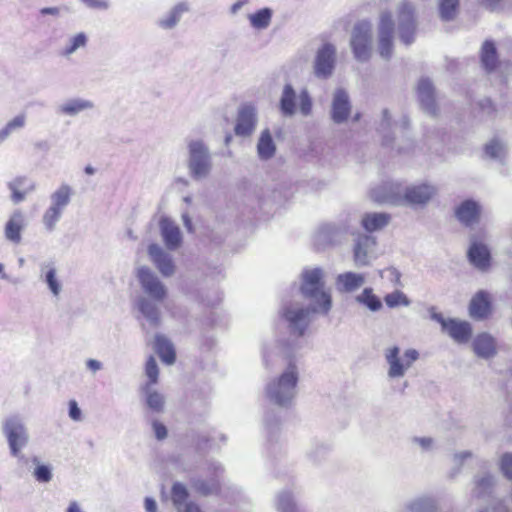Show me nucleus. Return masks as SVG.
<instances>
[{
    "instance_id": "obj_1",
    "label": "nucleus",
    "mask_w": 512,
    "mask_h": 512,
    "mask_svg": "<svg viewBox=\"0 0 512 512\" xmlns=\"http://www.w3.org/2000/svg\"><path fill=\"white\" fill-rule=\"evenodd\" d=\"M395 30L403 44L408 46L414 43L418 21L415 7L410 2L402 1L397 5L396 19L388 10L382 11L379 15L377 50L385 60H389L393 55Z\"/></svg>"
},
{
    "instance_id": "obj_2",
    "label": "nucleus",
    "mask_w": 512,
    "mask_h": 512,
    "mask_svg": "<svg viewBox=\"0 0 512 512\" xmlns=\"http://www.w3.org/2000/svg\"><path fill=\"white\" fill-rule=\"evenodd\" d=\"M137 278L145 296L137 299L138 311L148 324L156 328L161 324V310L159 304L168 296L166 285L148 267H140L137 270Z\"/></svg>"
},
{
    "instance_id": "obj_3",
    "label": "nucleus",
    "mask_w": 512,
    "mask_h": 512,
    "mask_svg": "<svg viewBox=\"0 0 512 512\" xmlns=\"http://www.w3.org/2000/svg\"><path fill=\"white\" fill-rule=\"evenodd\" d=\"M298 382V366L290 361L278 376L267 382L265 387L267 399L278 407L289 408L298 394Z\"/></svg>"
},
{
    "instance_id": "obj_4",
    "label": "nucleus",
    "mask_w": 512,
    "mask_h": 512,
    "mask_svg": "<svg viewBox=\"0 0 512 512\" xmlns=\"http://www.w3.org/2000/svg\"><path fill=\"white\" fill-rule=\"evenodd\" d=\"M187 168L192 179H206L212 172L213 160L209 147L203 140L195 139L188 142Z\"/></svg>"
},
{
    "instance_id": "obj_5",
    "label": "nucleus",
    "mask_w": 512,
    "mask_h": 512,
    "mask_svg": "<svg viewBox=\"0 0 512 512\" xmlns=\"http://www.w3.org/2000/svg\"><path fill=\"white\" fill-rule=\"evenodd\" d=\"M312 106V98L306 88L297 94L290 83L284 85L279 99V110L284 117H293L298 108L303 116H308L312 112Z\"/></svg>"
},
{
    "instance_id": "obj_6",
    "label": "nucleus",
    "mask_w": 512,
    "mask_h": 512,
    "mask_svg": "<svg viewBox=\"0 0 512 512\" xmlns=\"http://www.w3.org/2000/svg\"><path fill=\"white\" fill-rule=\"evenodd\" d=\"M314 314L308 306L301 302L291 301L285 303L281 309V316L288 325L291 334L302 337L311 322V315Z\"/></svg>"
},
{
    "instance_id": "obj_7",
    "label": "nucleus",
    "mask_w": 512,
    "mask_h": 512,
    "mask_svg": "<svg viewBox=\"0 0 512 512\" xmlns=\"http://www.w3.org/2000/svg\"><path fill=\"white\" fill-rule=\"evenodd\" d=\"M372 24L370 21L357 22L351 32L350 46L359 62H366L372 55Z\"/></svg>"
},
{
    "instance_id": "obj_8",
    "label": "nucleus",
    "mask_w": 512,
    "mask_h": 512,
    "mask_svg": "<svg viewBox=\"0 0 512 512\" xmlns=\"http://www.w3.org/2000/svg\"><path fill=\"white\" fill-rule=\"evenodd\" d=\"M377 241L374 236L366 233H353V261L358 268L370 266L377 258Z\"/></svg>"
},
{
    "instance_id": "obj_9",
    "label": "nucleus",
    "mask_w": 512,
    "mask_h": 512,
    "mask_svg": "<svg viewBox=\"0 0 512 512\" xmlns=\"http://www.w3.org/2000/svg\"><path fill=\"white\" fill-rule=\"evenodd\" d=\"M337 60L336 46L331 42H324L318 47L313 62L314 75L319 79H328L332 76Z\"/></svg>"
},
{
    "instance_id": "obj_10",
    "label": "nucleus",
    "mask_w": 512,
    "mask_h": 512,
    "mask_svg": "<svg viewBox=\"0 0 512 512\" xmlns=\"http://www.w3.org/2000/svg\"><path fill=\"white\" fill-rule=\"evenodd\" d=\"M3 433L7 438L11 454L18 457L28 443L29 434L23 421L17 416L7 418L3 423Z\"/></svg>"
},
{
    "instance_id": "obj_11",
    "label": "nucleus",
    "mask_w": 512,
    "mask_h": 512,
    "mask_svg": "<svg viewBox=\"0 0 512 512\" xmlns=\"http://www.w3.org/2000/svg\"><path fill=\"white\" fill-rule=\"evenodd\" d=\"M349 230V224L345 221L330 222L320 225L314 235L315 244L324 248L342 242Z\"/></svg>"
},
{
    "instance_id": "obj_12",
    "label": "nucleus",
    "mask_w": 512,
    "mask_h": 512,
    "mask_svg": "<svg viewBox=\"0 0 512 512\" xmlns=\"http://www.w3.org/2000/svg\"><path fill=\"white\" fill-rule=\"evenodd\" d=\"M404 188L399 182H383L370 191V197L379 204L403 205Z\"/></svg>"
},
{
    "instance_id": "obj_13",
    "label": "nucleus",
    "mask_w": 512,
    "mask_h": 512,
    "mask_svg": "<svg viewBox=\"0 0 512 512\" xmlns=\"http://www.w3.org/2000/svg\"><path fill=\"white\" fill-rule=\"evenodd\" d=\"M258 123L257 108L250 103L239 107L234 132L240 137H249L253 134Z\"/></svg>"
},
{
    "instance_id": "obj_14",
    "label": "nucleus",
    "mask_w": 512,
    "mask_h": 512,
    "mask_svg": "<svg viewBox=\"0 0 512 512\" xmlns=\"http://www.w3.org/2000/svg\"><path fill=\"white\" fill-rule=\"evenodd\" d=\"M301 295L309 301L308 307L314 314L326 316L330 313L333 300L331 291L326 286L302 292Z\"/></svg>"
},
{
    "instance_id": "obj_15",
    "label": "nucleus",
    "mask_w": 512,
    "mask_h": 512,
    "mask_svg": "<svg viewBox=\"0 0 512 512\" xmlns=\"http://www.w3.org/2000/svg\"><path fill=\"white\" fill-rule=\"evenodd\" d=\"M437 193V188L428 183L411 185L404 188L403 205H426Z\"/></svg>"
},
{
    "instance_id": "obj_16",
    "label": "nucleus",
    "mask_w": 512,
    "mask_h": 512,
    "mask_svg": "<svg viewBox=\"0 0 512 512\" xmlns=\"http://www.w3.org/2000/svg\"><path fill=\"white\" fill-rule=\"evenodd\" d=\"M148 254L152 263L164 277H171L174 275L175 264L173 257L160 245L150 244L148 247Z\"/></svg>"
},
{
    "instance_id": "obj_17",
    "label": "nucleus",
    "mask_w": 512,
    "mask_h": 512,
    "mask_svg": "<svg viewBox=\"0 0 512 512\" xmlns=\"http://www.w3.org/2000/svg\"><path fill=\"white\" fill-rule=\"evenodd\" d=\"M160 234L166 248L170 251L177 250L183 242L179 226L170 218L162 217L159 222Z\"/></svg>"
},
{
    "instance_id": "obj_18",
    "label": "nucleus",
    "mask_w": 512,
    "mask_h": 512,
    "mask_svg": "<svg viewBox=\"0 0 512 512\" xmlns=\"http://www.w3.org/2000/svg\"><path fill=\"white\" fill-rule=\"evenodd\" d=\"M95 108L92 100L83 97H72L64 100L56 107V113L63 117H77L79 114Z\"/></svg>"
},
{
    "instance_id": "obj_19",
    "label": "nucleus",
    "mask_w": 512,
    "mask_h": 512,
    "mask_svg": "<svg viewBox=\"0 0 512 512\" xmlns=\"http://www.w3.org/2000/svg\"><path fill=\"white\" fill-rule=\"evenodd\" d=\"M26 226L25 215L20 209L14 210L4 225L5 239L18 245L22 241V232Z\"/></svg>"
},
{
    "instance_id": "obj_20",
    "label": "nucleus",
    "mask_w": 512,
    "mask_h": 512,
    "mask_svg": "<svg viewBox=\"0 0 512 512\" xmlns=\"http://www.w3.org/2000/svg\"><path fill=\"white\" fill-rule=\"evenodd\" d=\"M210 470L213 471L214 477L210 479L195 478L192 480V488L202 496L213 495L219 492L220 482L219 476L223 472V467L219 463H212Z\"/></svg>"
},
{
    "instance_id": "obj_21",
    "label": "nucleus",
    "mask_w": 512,
    "mask_h": 512,
    "mask_svg": "<svg viewBox=\"0 0 512 512\" xmlns=\"http://www.w3.org/2000/svg\"><path fill=\"white\" fill-rule=\"evenodd\" d=\"M366 282L365 275L347 271L337 275L335 279L336 290L341 294H349L359 290Z\"/></svg>"
},
{
    "instance_id": "obj_22",
    "label": "nucleus",
    "mask_w": 512,
    "mask_h": 512,
    "mask_svg": "<svg viewBox=\"0 0 512 512\" xmlns=\"http://www.w3.org/2000/svg\"><path fill=\"white\" fill-rule=\"evenodd\" d=\"M350 111L351 105L347 92L343 89H337L334 92L332 101V120L337 124H341L347 120Z\"/></svg>"
},
{
    "instance_id": "obj_23",
    "label": "nucleus",
    "mask_w": 512,
    "mask_h": 512,
    "mask_svg": "<svg viewBox=\"0 0 512 512\" xmlns=\"http://www.w3.org/2000/svg\"><path fill=\"white\" fill-rule=\"evenodd\" d=\"M39 279L47 285L51 294L58 298L62 292V283L58 278L57 268L52 261H45L40 264Z\"/></svg>"
},
{
    "instance_id": "obj_24",
    "label": "nucleus",
    "mask_w": 512,
    "mask_h": 512,
    "mask_svg": "<svg viewBox=\"0 0 512 512\" xmlns=\"http://www.w3.org/2000/svg\"><path fill=\"white\" fill-rule=\"evenodd\" d=\"M326 286L325 271L320 267H306L300 275V293Z\"/></svg>"
},
{
    "instance_id": "obj_25",
    "label": "nucleus",
    "mask_w": 512,
    "mask_h": 512,
    "mask_svg": "<svg viewBox=\"0 0 512 512\" xmlns=\"http://www.w3.org/2000/svg\"><path fill=\"white\" fill-rule=\"evenodd\" d=\"M11 191V200L14 204H19L26 199V196L36 189V184L25 176H18L7 183Z\"/></svg>"
},
{
    "instance_id": "obj_26",
    "label": "nucleus",
    "mask_w": 512,
    "mask_h": 512,
    "mask_svg": "<svg viewBox=\"0 0 512 512\" xmlns=\"http://www.w3.org/2000/svg\"><path fill=\"white\" fill-rule=\"evenodd\" d=\"M400 349L398 346H392L385 350V360L389 366L387 375L391 379L401 378L409 369V364H406L399 356Z\"/></svg>"
},
{
    "instance_id": "obj_27",
    "label": "nucleus",
    "mask_w": 512,
    "mask_h": 512,
    "mask_svg": "<svg viewBox=\"0 0 512 512\" xmlns=\"http://www.w3.org/2000/svg\"><path fill=\"white\" fill-rule=\"evenodd\" d=\"M491 313L490 295L484 290L478 291L469 304V315L475 320H483Z\"/></svg>"
},
{
    "instance_id": "obj_28",
    "label": "nucleus",
    "mask_w": 512,
    "mask_h": 512,
    "mask_svg": "<svg viewBox=\"0 0 512 512\" xmlns=\"http://www.w3.org/2000/svg\"><path fill=\"white\" fill-rule=\"evenodd\" d=\"M186 487L177 482L172 486V502L178 512H203L198 504L188 500Z\"/></svg>"
},
{
    "instance_id": "obj_29",
    "label": "nucleus",
    "mask_w": 512,
    "mask_h": 512,
    "mask_svg": "<svg viewBox=\"0 0 512 512\" xmlns=\"http://www.w3.org/2000/svg\"><path fill=\"white\" fill-rule=\"evenodd\" d=\"M418 97L423 110L431 115L437 114V105L435 101L434 87L431 81L423 78L418 83Z\"/></svg>"
},
{
    "instance_id": "obj_30",
    "label": "nucleus",
    "mask_w": 512,
    "mask_h": 512,
    "mask_svg": "<svg viewBox=\"0 0 512 512\" xmlns=\"http://www.w3.org/2000/svg\"><path fill=\"white\" fill-rule=\"evenodd\" d=\"M190 10L189 4L179 2L175 4L167 13L161 16L156 24L163 30L174 29L181 21L182 16Z\"/></svg>"
},
{
    "instance_id": "obj_31",
    "label": "nucleus",
    "mask_w": 512,
    "mask_h": 512,
    "mask_svg": "<svg viewBox=\"0 0 512 512\" xmlns=\"http://www.w3.org/2000/svg\"><path fill=\"white\" fill-rule=\"evenodd\" d=\"M480 206L474 200L463 201L455 211L457 219L465 226H472L479 222Z\"/></svg>"
},
{
    "instance_id": "obj_32",
    "label": "nucleus",
    "mask_w": 512,
    "mask_h": 512,
    "mask_svg": "<svg viewBox=\"0 0 512 512\" xmlns=\"http://www.w3.org/2000/svg\"><path fill=\"white\" fill-rule=\"evenodd\" d=\"M474 353L483 359H490L497 354L495 339L488 333H481L473 340Z\"/></svg>"
},
{
    "instance_id": "obj_33",
    "label": "nucleus",
    "mask_w": 512,
    "mask_h": 512,
    "mask_svg": "<svg viewBox=\"0 0 512 512\" xmlns=\"http://www.w3.org/2000/svg\"><path fill=\"white\" fill-rule=\"evenodd\" d=\"M391 221V216L385 212H369L363 214L361 226L368 233L384 229Z\"/></svg>"
},
{
    "instance_id": "obj_34",
    "label": "nucleus",
    "mask_w": 512,
    "mask_h": 512,
    "mask_svg": "<svg viewBox=\"0 0 512 512\" xmlns=\"http://www.w3.org/2000/svg\"><path fill=\"white\" fill-rule=\"evenodd\" d=\"M444 330L458 343L468 342L472 334V328L468 322L455 319H449L444 324Z\"/></svg>"
},
{
    "instance_id": "obj_35",
    "label": "nucleus",
    "mask_w": 512,
    "mask_h": 512,
    "mask_svg": "<svg viewBox=\"0 0 512 512\" xmlns=\"http://www.w3.org/2000/svg\"><path fill=\"white\" fill-rule=\"evenodd\" d=\"M470 262L478 269L484 270L490 265V251L480 242L472 241L468 250Z\"/></svg>"
},
{
    "instance_id": "obj_36",
    "label": "nucleus",
    "mask_w": 512,
    "mask_h": 512,
    "mask_svg": "<svg viewBox=\"0 0 512 512\" xmlns=\"http://www.w3.org/2000/svg\"><path fill=\"white\" fill-rule=\"evenodd\" d=\"M73 191L68 184H61L51 195L49 207L64 213L71 202Z\"/></svg>"
},
{
    "instance_id": "obj_37",
    "label": "nucleus",
    "mask_w": 512,
    "mask_h": 512,
    "mask_svg": "<svg viewBox=\"0 0 512 512\" xmlns=\"http://www.w3.org/2000/svg\"><path fill=\"white\" fill-rule=\"evenodd\" d=\"M154 349L163 363L172 365L176 360L173 344L162 334H157L154 341Z\"/></svg>"
},
{
    "instance_id": "obj_38",
    "label": "nucleus",
    "mask_w": 512,
    "mask_h": 512,
    "mask_svg": "<svg viewBox=\"0 0 512 512\" xmlns=\"http://www.w3.org/2000/svg\"><path fill=\"white\" fill-rule=\"evenodd\" d=\"M276 152V146L269 129H264L257 143V153L261 160L271 159Z\"/></svg>"
},
{
    "instance_id": "obj_39",
    "label": "nucleus",
    "mask_w": 512,
    "mask_h": 512,
    "mask_svg": "<svg viewBox=\"0 0 512 512\" xmlns=\"http://www.w3.org/2000/svg\"><path fill=\"white\" fill-rule=\"evenodd\" d=\"M405 512H437V505L434 499L421 496L408 501L404 505Z\"/></svg>"
},
{
    "instance_id": "obj_40",
    "label": "nucleus",
    "mask_w": 512,
    "mask_h": 512,
    "mask_svg": "<svg viewBox=\"0 0 512 512\" xmlns=\"http://www.w3.org/2000/svg\"><path fill=\"white\" fill-rule=\"evenodd\" d=\"M355 301L371 312H378L383 307L381 299L374 294L371 287L364 288L363 291L355 297Z\"/></svg>"
},
{
    "instance_id": "obj_41",
    "label": "nucleus",
    "mask_w": 512,
    "mask_h": 512,
    "mask_svg": "<svg viewBox=\"0 0 512 512\" xmlns=\"http://www.w3.org/2000/svg\"><path fill=\"white\" fill-rule=\"evenodd\" d=\"M273 10L269 7H264L257 10L255 13L248 15V20L252 28L256 30L267 29L272 21Z\"/></svg>"
},
{
    "instance_id": "obj_42",
    "label": "nucleus",
    "mask_w": 512,
    "mask_h": 512,
    "mask_svg": "<svg viewBox=\"0 0 512 512\" xmlns=\"http://www.w3.org/2000/svg\"><path fill=\"white\" fill-rule=\"evenodd\" d=\"M88 43V37L84 32H79L71 36L64 48L61 50L60 55L65 58H70L79 49L85 48Z\"/></svg>"
},
{
    "instance_id": "obj_43",
    "label": "nucleus",
    "mask_w": 512,
    "mask_h": 512,
    "mask_svg": "<svg viewBox=\"0 0 512 512\" xmlns=\"http://www.w3.org/2000/svg\"><path fill=\"white\" fill-rule=\"evenodd\" d=\"M481 63L486 71L494 70L498 63V56L495 44L492 41H485L481 50Z\"/></svg>"
},
{
    "instance_id": "obj_44",
    "label": "nucleus",
    "mask_w": 512,
    "mask_h": 512,
    "mask_svg": "<svg viewBox=\"0 0 512 512\" xmlns=\"http://www.w3.org/2000/svg\"><path fill=\"white\" fill-rule=\"evenodd\" d=\"M496 483L495 477L490 473H483L475 478L474 493L477 497H484L491 493Z\"/></svg>"
},
{
    "instance_id": "obj_45",
    "label": "nucleus",
    "mask_w": 512,
    "mask_h": 512,
    "mask_svg": "<svg viewBox=\"0 0 512 512\" xmlns=\"http://www.w3.org/2000/svg\"><path fill=\"white\" fill-rule=\"evenodd\" d=\"M143 392L146 396V405L154 412H161L165 403L164 396L156 390H153L149 384L143 387Z\"/></svg>"
},
{
    "instance_id": "obj_46",
    "label": "nucleus",
    "mask_w": 512,
    "mask_h": 512,
    "mask_svg": "<svg viewBox=\"0 0 512 512\" xmlns=\"http://www.w3.org/2000/svg\"><path fill=\"white\" fill-rule=\"evenodd\" d=\"M276 508L278 512H298L293 495L288 490L281 491L277 495Z\"/></svg>"
},
{
    "instance_id": "obj_47",
    "label": "nucleus",
    "mask_w": 512,
    "mask_h": 512,
    "mask_svg": "<svg viewBox=\"0 0 512 512\" xmlns=\"http://www.w3.org/2000/svg\"><path fill=\"white\" fill-rule=\"evenodd\" d=\"M459 8V0H439L440 17L445 21L455 18Z\"/></svg>"
},
{
    "instance_id": "obj_48",
    "label": "nucleus",
    "mask_w": 512,
    "mask_h": 512,
    "mask_svg": "<svg viewBox=\"0 0 512 512\" xmlns=\"http://www.w3.org/2000/svg\"><path fill=\"white\" fill-rule=\"evenodd\" d=\"M384 301L389 308H396L399 306L408 307L411 304L410 299L401 290H395L386 294Z\"/></svg>"
},
{
    "instance_id": "obj_49",
    "label": "nucleus",
    "mask_w": 512,
    "mask_h": 512,
    "mask_svg": "<svg viewBox=\"0 0 512 512\" xmlns=\"http://www.w3.org/2000/svg\"><path fill=\"white\" fill-rule=\"evenodd\" d=\"M485 153L491 159L502 162L506 154V149L503 143H501L499 140L494 139L486 145Z\"/></svg>"
},
{
    "instance_id": "obj_50",
    "label": "nucleus",
    "mask_w": 512,
    "mask_h": 512,
    "mask_svg": "<svg viewBox=\"0 0 512 512\" xmlns=\"http://www.w3.org/2000/svg\"><path fill=\"white\" fill-rule=\"evenodd\" d=\"M62 215L63 213L48 207L42 216V223L46 231L52 232L56 228L57 223L62 218Z\"/></svg>"
},
{
    "instance_id": "obj_51",
    "label": "nucleus",
    "mask_w": 512,
    "mask_h": 512,
    "mask_svg": "<svg viewBox=\"0 0 512 512\" xmlns=\"http://www.w3.org/2000/svg\"><path fill=\"white\" fill-rule=\"evenodd\" d=\"M411 443L414 447L418 448L422 453L432 452L437 448L436 440L428 436L412 437Z\"/></svg>"
},
{
    "instance_id": "obj_52",
    "label": "nucleus",
    "mask_w": 512,
    "mask_h": 512,
    "mask_svg": "<svg viewBox=\"0 0 512 512\" xmlns=\"http://www.w3.org/2000/svg\"><path fill=\"white\" fill-rule=\"evenodd\" d=\"M329 448L323 443H313L307 452V456L314 463H319L325 459Z\"/></svg>"
},
{
    "instance_id": "obj_53",
    "label": "nucleus",
    "mask_w": 512,
    "mask_h": 512,
    "mask_svg": "<svg viewBox=\"0 0 512 512\" xmlns=\"http://www.w3.org/2000/svg\"><path fill=\"white\" fill-rule=\"evenodd\" d=\"M145 374L149 379L147 384L154 385L158 382L159 370L156 360L153 356H150L146 362Z\"/></svg>"
},
{
    "instance_id": "obj_54",
    "label": "nucleus",
    "mask_w": 512,
    "mask_h": 512,
    "mask_svg": "<svg viewBox=\"0 0 512 512\" xmlns=\"http://www.w3.org/2000/svg\"><path fill=\"white\" fill-rule=\"evenodd\" d=\"M264 425L271 439L279 432L280 421L279 418L276 417L274 412L268 413L265 416Z\"/></svg>"
},
{
    "instance_id": "obj_55",
    "label": "nucleus",
    "mask_w": 512,
    "mask_h": 512,
    "mask_svg": "<svg viewBox=\"0 0 512 512\" xmlns=\"http://www.w3.org/2000/svg\"><path fill=\"white\" fill-rule=\"evenodd\" d=\"M392 127L391 122V116L387 109H384L382 112V121L380 123V130L383 133V144L384 145H390L393 141L387 134H385V131L390 130Z\"/></svg>"
},
{
    "instance_id": "obj_56",
    "label": "nucleus",
    "mask_w": 512,
    "mask_h": 512,
    "mask_svg": "<svg viewBox=\"0 0 512 512\" xmlns=\"http://www.w3.org/2000/svg\"><path fill=\"white\" fill-rule=\"evenodd\" d=\"M34 477L41 483H47L52 479V469L49 465L38 464L33 472Z\"/></svg>"
},
{
    "instance_id": "obj_57",
    "label": "nucleus",
    "mask_w": 512,
    "mask_h": 512,
    "mask_svg": "<svg viewBox=\"0 0 512 512\" xmlns=\"http://www.w3.org/2000/svg\"><path fill=\"white\" fill-rule=\"evenodd\" d=\"M500 469L507 479L512 480V453H504L501 456Z\"/></svg>"
},
{
    "instance_id": "obj_58",
    "label": "nucleus",
    "mask_w": 512,
    "mask_h": 512,
    "mask_svg": "<svg viewBox=\"0 0 512 512\" xmlns=\"http://www.w3.org/2000/svg\"><path fill=\"white\" fill-rule=\"evenodd\" d=\"M27 117L25 113H20L9 120L6 125L12 130L14 133L22 130L26 126Z\"/></svg>"
},
{
    "instance_id": "obj_59",
    "label": "nucleus",
    "mask_w": 512,
    "mask_h": 512,
    "mask_svg": "<svg viewBox=\"0 0 512 512\" xmlns=\"http://www.w3.org/2000/svg\"><path fill=\"white\" fill-rule=\"evenodd\" d=\"M86 7L96 10H107L110 7L109 0H80Z\"/></svg>"
},
{
    "instance_id": "obj_60",
    "label": "nucleus",
    "mask_w": 512,
    "mask_h": 512,
    "mask_svg": "<svg viewBox=\"0 0 512 512\" xmlns=\"http://www.w3.org/2000/svg\"><path fill=\"white\" fill-rule=\"evenodd\" d=\"M152 429L157 440H164L168 435L166 426L158 420L152 422Z\"/></svg>"
},
{
    "instance_id": "obj_61",
    "label": "nucleus",
    "mask_w": 512,
    "mask_h": 512,
    "mask_svg": "<svg viewBox=\"0 0 512 512\" xmlns=\"http://www.w3.org/2000/svg\"><path fill=\"white\" fill-rule=\"evenodd\" d=\"M69 417L76 422L82 420V411L78 406L76 400L69 401Z\"/></svg>"
},
{
    "instance_id": "obj_62",
    "label": "nucleus",
    "mask_w": 512,
    "mask_h": 512,
    "mask_svg": "<svg viewBox=\"0 0 512 512\" xmlns=\"http://www.w3.org/2000/svg\"><path fill=\"white\" fill-rule=\"evenodd\" d=\"M472 457V453L470 451H462L459 453L454 454L453 461L454 465L456 466L457 470H459L463 464V462Z\"/></svg>"
},
{
    "instance_id": "obj_63",
    "label": "nucleus",
    "mask_w": 512,
    "mask_h": 512,
    "mask_svg": "<svg viewBox=\"0 0 512 512\" xmlns=\"http://www.w3.org/2000/svg\"><path fill=\"white\" fill-rule=\"evenodd\" d=\"M85 366L92 374H96L98 371L103 369V363L92 358L86 360Z\"/></svg>"
},
{
    "instance_id": "obj_64",
    "label": "nucleus",
    "mask_w": 512,
    "mask_h": 512,
    "mask_svg": "<svg viewBox=\"0 0 512 512\" xmlns=\"http://www.w3.org/2000/svg\"><path fill=\"white\" fill-rule=\"evenodd\" d=\"M388 274V277L390 278V280L396 284V285H400V278H401V273L394 267H390V268H387L385 269L384 271H382V274ZM383 277V275H381Z\"/></svg>"
}]
</instances>
